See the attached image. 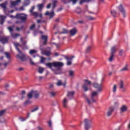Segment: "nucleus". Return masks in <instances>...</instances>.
Wrapping results in <instances>:
<instances>
[{
    "label": "nucleus",
    "mask_w": 130,
    "mask_h": 130,
    "mask_svg": "<svg viewBox=\"0 0 130 130\" xmlns=\"http://www.w3.org/2000/svg\"><path fill=\"white\" fill-rule=\"evenodd\" d=\"M30 63L31 64L32 66H34L35 64V63L32 60V59L30 58Z\"/></svg>",
    "instance_id": "obj_53"
},
{
    "label": "nucleus",
    "mask_w": 130,
    "mask_h": 130,
    "mask_svg": "<svg viewBox=\"0 0 130 130\" xmlns=\"http://www.w3.org/2000/svg\"><path fill=\"white\" fill-rule=\"evenodd\" d=\"M8 64H9V62H6L4 64L5 67H7V66H8Z\"/></svg>",
    "instance_id": "obj_64"
},
{
    "label": "nucleus",
    "mask_w": 130,
    "mask_h": 130,
    "mask_svg": "<svg viewBox=\"0 0 130 130\" xmlns=\"http://www.w3.org/2000/svg\"><path fill=\"white\" fill-rule=\"evenodd\" d=\"M38 8L39 11H41L43 8H44V5L43 4H39L38 5Z\"/></svg>",
    "instance_id": "obj_30"
},
{
    "label": "nucleus",
    "mask_w": 130,
    "mask_h": 130,
    "mask_svg": "<svg viewBox=\"0 0 130 130\" xmlns=\"http://www.w3.org/2000/svg\"><path fill=\"white\" fill-rule=\"evenodd\" d=\"M93 0H81L79 2L80 5H83L84 3H89V2H92Z\"/></svg>",
    "instance_id": "obj_25"
},
{
    "label": "nucleus",
    "mask_w": 130,
    "mask_h": 130,
    "mask_svg": "<svg viewBox=\"0 0 130 130\" xmlns=\"http://www.w3.org/2000/svg\"><path fill=\"white\" fill-rule=\"evenodd\" d=\"M45 15V16H49V19H52V18H53V16H55L54 12L53 11H52L51 12L47 11Z\"/></svg>",
    "instance_id": "obj_11"
},
{
    "label": "nucleus",
    "mask_w": 130,
    "mask_h": 130,
    "mask_svg": "<svg viewBox=\"0 0 130 130\" xmlns=\"http://www.w3.org/2000/svg\"><path fill=\"white\" fill-rule=\"evenodd\" d=\"M39 108H38V107H37L36 108H35V109H32L31 111V112H34L37 110H38Z\"/></svg>",
    "instance_id": "obj_51"
},
{
    "label": "nucleus",
    "mask_w": 130,
    "mask_h": 130,
    "mask_svg": "<svg viewBox=\"0 0 130 130\" xmlns=\"http://www.w3.org/2000/svg\"><path fill=\"white\" fill-rule=\"evenodd\" d=\"M74 94L75 92L74 91H69L67 94V97H69L70 99H71V98H73Z\"/></svg>",
    "instance_id": "obj_19"
},
{
    "label": "nucleus",
    "mask_w": 130,
    "mask_h": 130,
    "mask_svg": "<svg viewBox=\"0 0 130 130\" xmlns=\"http://www.w3.org/2000/svg\"><path fill=\"white\" fill-rule=\"evenodd\" d=\"M77 32H78V30L77 28H74L72 29H71L69 33L71 35V36H75L76 34H77Z\"/></svg>",
    "instance_id": "obj_12"
},
{
    "label": "nucleus",
    "mask_w": 130,
    "mask_h": 130,
    "mask_svg": "<svg viewBox=\"0 0 130 130\" xmlns=\"http://www.w3.org/2000/svg\"><path fill=\"white\" fill-rule=\"evenodd\" d=\"M26 43H27V42H23V44L24 46L22 47V49H28V46H27V45H26Z\"/></svg>",
    "instance_id": "obj_38"
},
{
    "label": "nucleus",
    "mask_w": 130,
    "mask_h": 130,
    "mask_svg": "<svg viewBox=\"0 0 130 130\" xmlns=\"http://www.w3.org/2000/svg\"><path fill=\"white\" fill-rule=\"evenodd\" d=\"M122 53H123V50H119V55H122Z\"/></svg>",
    "instance_id": "obj_52"
},
{
    "label": "nucleus",
    "mask_w": 130,
    "mask_h": 130,
    "mask_svg": "<svg viewBox=\"0 0 130 130\" xmlns=\"http://www.w3.org/2000/svg\"><path fill=\"white\" fill-rule=\"evenodd\" d=\"M8 30H9L11 36H12L13 38H17V37H19L20 36L19 34H13V31H14V28L11 26L8 27Z\"/></svg>",
    "instance_id": "obj_9"
},
{
    "label": "nucleus",
    "mask_w": 130,
    "mask_h": 130,
    "mask_svg": "<svg viewBox=\"0 0 130 130\" xmlns=\"http://www.w3.org/2000/svg\"><path fill=\"white\" fill-rule=\"evenodd\" d=\"M70 2H72L73 4L75 5L77 2H78V0H69Z\"/></svg>",
    "instance_id": "obj_54"
},
{
    "label": "nucleus",
    "mask_w": 130,
    "mask_h": 130,
    "mask_svg": "<svg viewBox=\"0 0 130 130\" xmlns=\"http://www.w3.org/2000/svg\"><path fill=\"white\" fill-rule=\"evenodd\" d=\"M117 90V85L114 84L112 87V92L113 93H114V94H115V93H116Z\"/></svg>",
    "instance_id": "obj_22"
},
{
    "label": "nucleus",
    "mask_w": 130,
    "mask_h": 130,
    "mask_svg": "<svg viewBox=\"0 0 130 130\" xmlns=\"http://www.w3.org/2000/svg\"><path fill=\"white\" fill-rule=\"evenodd\" d=\"M49 94L50 95V96H51V97H53L54 96H55V94H56V93H55V92H50Z\"/></svg>",
    "instance_id": "obj_43"
},
{
    "label": "nucleus",
    "mask_w": 130,
    "mask_h": 130,
    "mask_svg": "<svg viewBox=\"0 0 130 130\" xmlns=\"http://www.w3.org/2000/svg\"><path fill=\"white\" fill-rule=\"evenodd\" d=\"M98 93H99L98 91H93L91 94V101L92 102H93V103H95V102H96V98L98 97Z\"/></svg>",
    "instance_id": "obj_6"
},
{
    "label": "nucleus",
    "mask_w": 130,
    "mask_h": 130,
    "mask_svg": "<svg viewBox=\"0 0 130 130\" xmlns=\"http://www.w3.org/2000/svg\"><path fill=\"white\" fill-rule=\"evenodd\" d=\"M5 54L7 58H8V59L10 58V53H8V52H6V53H5Z\"/></svg>",
    "instance_id": "obj_45"
},
{
    "label": "nucleus",
    "mask_w": 130,
    "mask_h": 130,
    "mask_svg": "<svg viewBox=\"0 0 130 130\" xmlns=\"http://www.w3.org/2000/svg\"><path fill=\"white\" fill-rule=\"evenodd\" d=\"M44 71V68H42V67L39 68V73L40 74H42V73H43Z\"/></svg>",
    "instance_id": "obj_40"
},
{
    "label": "nucleus",
    "mask_w": 130,
    "mask_h": 130,
    "mask_svg": "<svg viewBox=\"0 0 130 130\" xmlns=\"http://www.w3.org/2000/svg\"><path fill=\"white\" fill-rule=\"evenodd\" d=\"M75 74V72L73 71H69V75L70 77H74V75Z\"/></svg>",
    "instance_id": "obj_36"
},
{
    "label": "nucleus",
    "mask_w": 130,
    "mask_h": 130,
    "mask_svg": "<svg viewBox=\"0 0 130 130\" xmlns=\"http://www.w3.org/2000/svg\"><path fill=\"white\" fill-rule=\"evenodd\" d=\"M27 104H31V101H26L24 102V105H27Z\"/></svg>",
    "instance_id": "obj_48"
},
{
    "label": "nucleus",
    "mask_w": 130,
    "mask_h": 130,
    "mask_svg": "<svg viewBox=\"0 0 130 130\" xmlns=\"http://www.w3.org/2000/svg\"><path fill=\"white\" fill-rule=\"evenodd\" d=\"M56 3H57V1L56 0H54L53 1V4H52L53 10H54V8H55V7H56Z\"/></svg>",
    "instance_id": "obj_34"
},
{
    "label": "nucleus",
    "mask_w": 130,
    "mask_h": 130,
    "mask_svg": "<svg viewBox=\"0 0 130 130\" xmlns=\"http://www.w3.org/2000/svg\"><path fill=\"white\" fill-rule=\"evenodd\" d=\"M43 54L46 55L47 56H49L50 55V51H45L43 52Z\"/></svg>",
    "instance_id": "obj_33"
},
{
    "label": "nucleus",
    "mask_w": 130,
    "mask_h": 130,
    "mask_svg": "<svg viewBox=\"0 0 130 130\" xmlns=\"http://www.w3.org/2000/svg\"><path fill=\"white\" fill-rule=\"evenodd\" d=\"M57 86H61L62 85L63 86H66L65 84H62V82H61V81L58 80V82L56 83Z\"/></svg>",
    "instance_id": "obj_35"
},
{
    "label": "nucleus",
    "mask_w": 130,
    "mask_h": 130,
    "mask_svg": "<svg viewBox=\"0 0 130 130\" xmlns=\"http://www.w3.org/2000/svg\"><path fill=\"white\" fill-rule=\"evenodd\" d=\"M7 4L8 3L6 2V3H3L2 4H0V7H1V8H3V9H4V10H6V9H7Z\"/></svg>",
    "instance_id": "obj_24"
},
{
    "label": "nucleus",
    "mask_w": 130,
    "mask_h": 130,
    "mask_svg": "<svg viewBox=\"0 0 130 130\" xmlns=\"http://www.w3.org/2000/svg\"><path fill=\"white\" fill-rule=\"evenodd\" d=\"M54 55H55V56H58V53H55Z\"/></svg>",
    "instance_id": "obj_63"
},
{
    "label": "nucleus",
    "mask_w": 130,
    "mask_h": 130,
    "mask_svg": "<svg viewBox=\"0 0 130 130\" xmlns=\"http://www.w3.org/2000/svg\"><path fill=\"white\" fill-rule=\"evenodd\" d=\"M24 10H25V9L24 8V7H21L19 9V11H24Z\"/></svg>",
    "instance_id": "obj_58"
},
{
    "label": "nucleus",
    "mask_w": 130,
    "mask_h": 130,
    "mask_svg": "<svg viewBox=\"0 0 130 130\" xmlns=\"http://www.w3.org/2000/svg\"><path fill=\"white\" fill-rule=\"evenodd\" d=\"M32 94L36 99H38L39 98V92L37 91H32Z\"/></svg>",
    "instance_id": "obj_15"
},
{
    "label": "nucleus",
    "mask_w": 130,
    "mask_h": 130,
    "mask_svg": "<svg viewBox=\"0 0 130 130\" xmlns=\"http://www.w3.org/2000/svg\"><path fill=\"white\" fill-rule=\"evenodd\" d=\"M117 10L121 13L123 18L126 17V12H125V9L123 8L122 4H120L118 7H117Z\"/></svg>",
    "instance_id": "obj_4"
},
{
    "label": "nucleus",
    "mask_w": 130,
    "mask_h": 130,
    "mask_svg": "<svg viewBox=\"0 0 130 130\" xmlns=\"http://www.w3.org/2000/svg\"><path fill=\"white\" fill-rule=\"evenodd\" d=\"M46 66L52 70L56 75H59L61 74L59 72H61L60 67H63V63L62 62L55 61L52 63H46Z\"/></svg>",
    "instance_id": "obj_1"
},
{
    "label": "nucleus",
    "mask_w": 130,
    "mask_h": 130,
    "mask_svg": "<svg viewBox=\"0 0 130 130\" xmlns=\"http://www.w3.org/2000/svg\"><path fill=\"white\" fill-rule=\"evenodd\" d=\"M41 60H40L41 63H43V62H44V61L45 60V58H44L43 57H41Z\"/></svg>",
    "instance_id": "obj_47"
},
{
    "label": "nucleus",
    "mask_w": 130,
    "mask_h": 130,
    "mask_svg": "<svg viewBox=\"0 0 130 130\" xmlns=\"http://www.w3.org/2000/svg\"><path fill=\"white\" fill-rule=\"evenodd\" d=\"M51 6V4H48L47 6V9H50Z\"/></svg>",
    "instance_id": "obj_59"
},
{
    "label": "nucleus",
    "mask_w": 130,
    "mask_h": 130,
    "mask_svg": "<svg viewBox=\"0 0 130 130\" xmlns=\"http://www.w3.org/2000/svg\"><path fill=\"white\" fill-rule=\"evenodd\" d=\"M5 112H6V110H3L0 111V116H2V115H4L5 114Z\"/></svg>",
    "instance_id": "obj_44"
},
{
    "label": "nucleus",
    "mask_w": 130,
    "mask_h": 130,
    "mask_svg": "<svg viewBox=\"0 0 130 130\" xmlns=\"http://www.w3.org/2000/svg\"><path fill=\"white\" fill-rule=\"evenodd\" d=\"M48 38V37L47 36L43 35L41 36L42 40L44 41V42H43L44 45H46V43L47 42Z\"/></svg>",
    "instance_id": "obj_14"
},
{
    "label": "nucleus",
    "mask_w": 130,
    "mask_h": 130,
    "mask_svg": "<svg viewBox=\"0 0 130 130\" xmlns=\"http://www.w3.org/2000/svg\"><path fill=\"white\" fill-rule=\"evenodd\" d=\"M63 107H68V100L67 99H64L63 100Z\"/></svg>",
    "instance_id": "obj_23"
},
{
    "label": "nucleus",
    "mask_w": 130,
    "mask_h": 130,
    "mask_svg": "<svg viewBox=\"0 0 130 130\" xmlns=\"http://www.w3.org/2000/svg\"><path fill=\"white\" fill-rule=\"evenodd\" d=\"M7 17L4 15H1L0 16V20L1 21V24L3 25L4 24V22H5V20H6V18Z\"/></svg>",
    "instance_id": "obj_20"
},
{
    "label": "nucleus",
    "mask_w": 130,
    "mask_h": 130,
    "mask_svg": "<svg viewBox=\"0 0 130 130\" xmlns=\"http://www.w3.org/2000/svg\"><path fill=\"white\" fill-rule=\"evenodd\" d=\"M26 93V91H25V90H22L21 91V95H25V93Z\"/></svg>",
    "instance_id": "obj_60"
},
{
    "label": "nucleus",
    "mask_w": 130,
    "mask_h": 130,
    "mask_svg": "<svg viewBox=\"0 0 130 130\" xmlns=\"http://www.w3.org/2000/svg\"><path fill=\"white\" fill-rule=\"evenodd\" d=\"M9 17H10V18H14V19H16V18L17 19V17H17V15H16V16H13V15H10Z\"/></svg>",
    "instance_id": "obj_57"
},
{
    "label": "nucleus",
    "mask_w": 130,
    "mask_h": 130,
    "mask_svg": "<svg viewBox=\"0 0 130 130\" xmlns=\"http://www.w3.org/2000/svg\"><path fill=\"white\" fill-rule=\"evenodd\" d=\"M38 130H43V128H42V127H40V126H38Z\"/></svg>",
    "instance_id": "obj_61"
},
{
    "label": "nucleus",
    "mask_w": 130,
    "mask_h": 130,
    "mask_svg": "<svg viewBox=\"0 0 130 130\" xmlns=\"http://www.w3.org/2000/svg\"><path fill=\"white\" fill-rule=\"evenodd\" d=\"M110 13L113 17H116V14L117 13L115 10H111Z\"/></svg>",
    "instance_id": "obj_26"
},
{
    "label": "nucleus",
    "mask_w": 130,
    "mask_h": 130,
    "mask_svg": "<svg viewBox=\"0 0 130 130\" xmlns=\"http://www.w3.org/2000/svg\"><path fill=\"white\" fill-rule=\"evenodd\" d=\"M85 122V130H89L90 127H91V124L90 123H92V121L90 119H85L84 120Z\"/></svg>",
    "instance_id": "obj_8"
},
{
    "label": "nucleus",
    "mask_w": 130,
    "mask_h": 130,
    "mask_svg": "<svg viewBox=\"0 0 130 130\" xmlns=\"http://www.w3.org/2000/svg\"><path fill=\"white\" fill-rule=\"evenodd\" d=\"M34 28H35V24H32L30 27V30H33V29H34Z\"/></svg>",
    "instance_id": "obj_56"
},
{
    "label": "nucleus",
    "mask_w": 130,
    "mask_h": 130,
    "mask_svg": "<svg viewBox=\"0 0 130 130\" xmlns=\"http://www.w3.org/2000/svg\"><path fill=\"white\" fill-rule=\"evenodd\" d=\"M92 86V83L91 81L88 80H84V83L82 85V89L85 92L91 90V87Z\"/></svg>",
    "instance_id": "obj_3"
},
{
    "label": "nucleus",
    "mask_w": 130,
    "mask_h": 130,
    "mask_svg": "<svg viewBox=\"0 0 130 130\" xmlns=\"http://www.w3.org/2000/svg\"><path fill=\"white\" fill-rule=\"evenodd\" d=\"M14 45L17 50L18 51L19 53H20V54L17 55V57L23 61L24 59H25V54L22 53V51H21V50H20V49L18 48L21 47V45H20V44L18 43H14Z\"/></svg>",
    "instance_id": "obj_2"
},
{
    "label": "nucleus",
    "mask_w": 130,
    "mask_h": 130,
    "mask_svg": "<svg viewBox=\"0 0 130 130\" xmlns=\"http://www.w3.org/2000/svg\"><path fill=\"white\" fill-rule=\"evenodd\" d=\"M119 86L120 89H121L123 91H124V84L123 83V81L122 80H120L119 83Z\"/></svg>",
    "instance_id": "obj_17"
},
{
    "label": "nucleus",
    "mask_w": 130,
    "mask_h": 130,
    "mask_svg": "<svg viewBox=\"0 0 130 130\" xmlns=\"http://www.w3.org/2000/svg\"><path fill=\"white\" fill-rule=\"evenodd\" d=\"M21 3V0H16L15 1H11L10 4L11 7H16L19 6V4Z\"/></svg>",
    "instance_id": "obj_10"
},
{
    "label": "nucleus",
    "mask_w": 130,
    "mask_h": 130,
    "mask_svg": "<svg viewBox=\"0 0 130 130\" xmlns=\"http://www.w3.org/2000/svg\"><path fill=\"white\" fill-rule=\"evenodd\" d=\"M29 53L31 55H33V54H36L37 53V51L36 50H30Z\"/></svg>",
    "instance_id": "obj_28"
},
{
    "label": "nucleus",
    "mask_w": 130,
    "mask_h": 130,
    "mask_svg": "<svg viewBox=\"0 0 130 130\" xmlns=\"http://www.w3.org/2000/svg\"><path fill=\"white\" fill-rule=\"evenodd\" d=\"M113 110H114V108H110L107 113V116H110L111 114H112V112H113Z\"/></svg>",
    "instance_id": "obj_18"
},
{
    "label": "nucleus",
    "mask_w": 130,
    "mask_h": 130,
    "mask_svg": "<svg viewBox=\"0 0 130 130\" xmlns=\"http://www.w3.org/2000/svg\"><path fill=\"white\" fill-rule=\"evenodd\" d=\"M92 86L95 89H96L98 92L102 91V84H99L97 82H94L92 84Z\"/></svg>",
    "instance_id": "obj_7"
},
{
    "label": "nucleus",
    "mask_w": 130,
    "mask_h": 130,
    "mask_svg": "<svg viewBox=\"0 0 130 130\" xmlns=\"http://www.w3.org/2000/svg\"><path fill=\"white\" fill-rule=\"evenodd\" d=\"M23 26H21L20 28L17 27L16 30H17V31H21V30H22V29H23Z\"/></svg>",
    "instance_id": "obj_49"
},
{
    "label": "nucleus",
    "mask_w": 130,
    "mask_h": 130,
    "mask_svg": "<svg viewBox=\"0 0 130 130\" xmlns=\"http://www.w3.org/2000/svg\"><path fill=\"white\" fill-rule=\"evenodd\" d=\"M86 100L88 104H91V101H90V100L88 99L87 98H86Z\"/></svg>",
    "instance_id": "obj_55"
},
{
    "label": "nucleus",
    "mask_w": 130,
    "mask_h": 130,
    "mask_svg": "<svg viewBox=\"0 0 130 130\" xmlns=\"http://www.w3.org/2000/svg\"><path fill=\"white\" fill-rule=\"evenodd\" d=\"M88 20H89V21H94V20H96V18L95 17H93L92 16H87Z\"/></svg>",
    "instance_id": "obj_39"
},
{
    "label": "nucleus",
    "mask_w": 130,
    "mask_h": 130,
    "mask_svg": "<svg viewBox=\"0 0 130 130\" xmlns=\"http://www.w3.org/2000/svg\"><path fill=\"white\" fill-rule=\"evenodd\" d=\"M48 125L49 126V127H51L52 125V122H51V121H49L48 122Z\"/></svg>",
    "instance_id": "obj_50"
},
{
    "label": "nucleus",
    "mask_w": 130,
    "mask_h": 130,
    "mask_svg": "<svg viewBox=\"0 0 130 130\" xmlns=\"http://www.w3.org/2000/svg\"><path fill=\"white\" fill-rule=\"evenodd\" d=\"M77 14H81L82 13V10L80 8H77L76 10Z\"/></svg>",
    "instance_id": "obj_42"
},
{
    "label": "nucleus",
    "mask_w": 130,
    "mask_h": 130,
    "mask_svg": "<svg viewBox=\"0 0 130 130\" xmlns=\"http://www.w3.org/2000/svg\"><path fill=\"white\" fill-rule=\"evenodd\" d=\"M32 16H34V17H40V18H42V14H38V13L35 12H33L31 14Z\"/></svg>",
    "instance_id": "obj_21"
},
{
    "label": "nucleus",
    "mask_w": 130,
    "mask_h": 130,
    "mask_svg": "<svg viewBox=\"0 0 130 130\" xmlns=\"http://www.w3.org/2000/svg\"><path fill=\"white\" fill-rule=\"evenodd\" d=\"M69 30L67 29L63 28L62 31L61 32V34H67V33H69Z\"/></svg>",
    "instance_id": "obj_37"
},
{
    "label": "nucleus",
    "mask_w": 130,
    "mask_h": 130,
    "mask_svg": "<svg viewBox=\"0 0 130 130\" xmlns=\"http://www.w3.org/2000/svg\"><path fill=\"white\" fill-rule=\"evenodd\" d=\"M126 71H128V68L126 65L120 70V72H126Z\"/></svg>",
    "instance_id": "obj_32"
},
{
    "label": "nucleus",
    "mask_w": 130,
    "mask_h": 130,
    "mask_svg": "<svg viewBox=\"0 0 130 130\" xmlns=\"http://www.w3.org/2000/svg\"><path fill=\"white\" fill-rule=\"evenodd\" d=\"M75 57L72 56L71 57H66L65 58L68 60L67 61V66H71L72 64V60L73 58H74Z\"/></svg>",
    "instance_id": "obj_13"
},
{
    "label": "nucleus",
    "mask_w": 130,
    "mask_h": 130,
    "mask_svg": "<svg viewBox=\"0 0 130 130\" xmlns=\"http://www.w3.org/2000/svg\"><path fill=\"white\" fill-rule=\"evenodd\" d=\"M8 39H9V38L8 37L1 38L0 39V42L3 43V44H5V43H7V42H8Z\"/></svg>",
    "instance_id": "obj_16"
},
{
    "label": "nucleus",
    "mask_w": 130,
    "mask_h": 130,
    "mask_svg": "<svg viewBox=\"0 0 130 130\" xmlns=\"http://www.w3.org/2000/svg\"><path fill=\"white\" fill-rule=\"evenodd\" d=\"M17 19H20L23 22L27 20V15L23 13H19L16 14Z\"/></svg>",
    "instance_id": "obj_5"
},
{
    "label": "nucleus",
    "mask_w": 130,
    "mask_h": 130,
    "mask_svg": "<svg viewBox=\"0 0 130 130\" xmlns=\"http://www.w3.org/2000/svg\"><path fill=\"white\" fill-rule=\"evenodd\" d=\"M116 51V46H113L111 48V53L112 54H113V53H115Z\"/></svg>",
    "instance_id": "obj_31"
},
{
    "label": "nucleus",
    "mask_w": 130,
    "mask_h": 130,
    "mask_svg": "<svg viewBox=\"0 0 130 130\" xmlns=\"http://www.w3.org/2000/svg\"><path fill=\"white\" fill-rule=\"evenodd\" d=\"M114 57V55H113V54H111V55L109 59V61H112V60H113Z\"/></svg>",
    "instance_id": "obj_41"
},
{
    "label": "nucleus",
    "mask_w": 130,
    "mask_h": 130,
    "mask_svg": "<svg viewBox=\"0 0 130 130\" xmlns=\"http://www.w3.org/2000/svg\"><path fill=\"white\" fill-rule=\"evenodd\" d=\"M126 109H127V108L126 106H122L121 107V112H124L125 111H126Z\"/></svg>",
    "instance_id": "obj_27"
},
{
    "label": "nucleus",
    "mask_w": 130,
    "mask_h": 130,
    "mask_svg": "<svg viewBox=\"0 0 130 130\" xmlns=\"http://www.w3.org/2000/svg\"><path fill=\"white\" fill-rule=\"evenodd\" d=\"M27 97L28 99H31L33 97V91H31V92H29L27 94Z\"/></svg>",
    "instance_id": "obj_29"
},
{
    "label": "nucleus",
    "mask_w": 130,
    "mask_h": 130,
    "mask_svg": "<svg viewBox=\"0 0 130 130\" xmlns=\"http://www.w3.org/2000/svg\"><path fill=\"white\" fill-rule=\"evenodd\" d=\"M90 50H91V47L88 46L87 47V48L86 49V52H89V51H90Z\"/></svg>",
    "instance_id": "obj_46"
},
{
    "label": "nucleus",
    "mask_w": 130,
    "mask_h": 130,
    "mask_svg": "<svg viewBox=\"0 0 130 130\" xmlns=\"http://www.w3.org/2000/svg\"><path fill=\"white\" fill-rule=\"evenodd\" d=\"M78 23H79L80 24H83V23H84V21H83V20H80L78 21Z\"/></svg>",
    "instance_id": "obj_62"
}]
</instances>
